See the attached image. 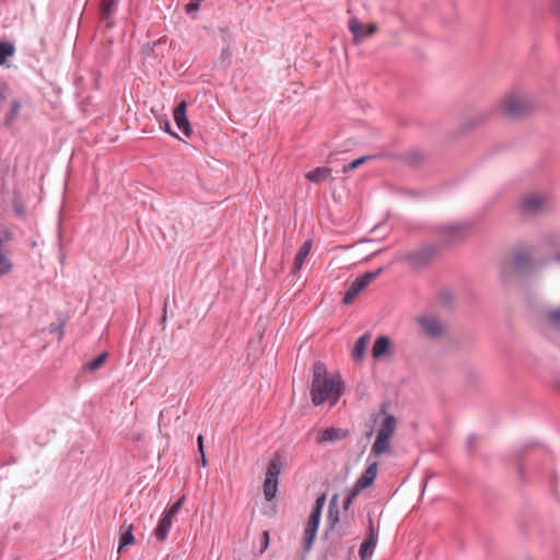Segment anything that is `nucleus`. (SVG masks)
<instances>
[{
  "mask_svg": "<svg viewBox=\"0 0 560 560\" xmlns=\"http://www.w3.org/2000/svg\"><path fill=\"white\" fill-rule=\"evenodd\" d=\"M343 390L345 384L339 375H328L326 365L320 361L314 363L311 398L315 406L324 404L328 398H331V404L335 405Z\"/></svg>",
  "mask_w": 560,
  "mask_h": 560,
  "instance_id": "1",
  "label": "nucleus"
},
{
  "mask_svg": "<svg viewBox=\"0 0 560 560\" xmlns=\"http://www.w3.org/2000/svg\"><path fill=\"white\" fill-rule=\"evenodd\" d=\"M442 245L438 243L424 244L421 247L409 250L397 258V261L406 264L415 271L429 268L441 257Z\"/></svg>",
  "mask_w": 560,
  "mask_h": 560,
  "instance_id": "2",
  "label": "nucleus"
},
{
  "mask_svg": "<svg viewBox=\"0 0 560 560\" xmlns=\"http://www.w3.org/2000/svg\"><path fill=\"white\" fill-rule=\"evenodd\" d=\"M283 466L284 456L277 452L267 466L266 478L262 485L264 495L267 501H272L276 498L279 476L282 472Z\"/></svg>",
  "mask_w": 560,
  "mask_h": 560,
  "instance_id": "3",
  "label": "nucleus"
},
{
  "mask_svg": "<svg viewBox=\"0 0 560 560\" xmlns=\"http://www.w3.org/2000/svg\"><path fill=\"white\" fill-rule=\"evenodd\" d=\"M536 106L529 96L511 95L503 102V112L511 118H522L535 110Z\"/></svg>",
  "mask_w": 560,
  "mask_h": 560,
  "instance_id": "4",
  "label": "nucleus"
},
{
  "mask_svg": "<svg viewBox=\"0 0 560 560\" xmlns=\"http://www.w3.org/2000/svg\"><path fill=\"white\" fill-rule=\"evenodd\" d=\"M337 494H334L328 506V515H327V526L331 532V535L336 537V539L340 540L342 537L349 535L351 524L349 521L339 518V511L336 508L337 503Z\"/></svg>",
  "mask_w": 560,
  "mask_h": 560,
  "instance_id": "5",
  "label": "nucleus"
},
{
  "mask_svg": "<svg viewBox=\"0 0 560 560\" xmlns=\"http://www.w3.org/2000/svg\"><path fill=\"white\" fill-rule=\"evenodd\" d=\"M467 231L466 223L439 224L433 228L434 234L441 238L442 246L464 240Z\"/></svg>",
  "mask_w": 560,
  "mask_h": 560,
  "instance_id": "6",
  "label": "nucleus"
},
{
  "mask_svg": "<svg viewBox=\"0 0 560 560\" xmlns=\"http://www.w3.org/2000/svg\"><path fill=\"white\" fill-rule=\"evenodd\" d=\"M388 402H383L380 406V411L377 415H373V422L377 421V417L380 415H384V419L381 422V427L378 429L377 434L386 435L392 438L397 428V419L395 416L387 413Z\"/></svg>",
  "mask_w": 560,
  "mask_h": 560,
  "instance_id": "7",
  "label": "nucleus"
},
{
  "mask_svg": "<svg viewBox=\"0 0 560 560\" xmlns=\"http://www.w3.org/2000/svg\"><path fill=\"white\" fill-rule=\"evenodd\" d=\"M320 516L322 513H318L317 511H312L308 516V521L304 530V550L306 552H308L312 549L313 542L316 538Z\"/></svg>",
  "mask_w": 560,
  "mask_h": 560,
  "instance_id": "8",
  "label": "nucleus"
},
{
  "mask_svg": "<svg viewBox=\"0 0 560 560\" xmlns=\"http://www.w3.org/2000/svg\"><path fill=\"white\" fill-rule=\"evenodd\" d=\"M348 26L349 31L353 35L354 43L357 44L373 35L377 31V26L375 24H370L365 27L357 18H351L349 20Z\"/></svg>",
  "mask_w": 560,
  "mask_h": 560,
  "instance_id": "9",
  "label": "nucleus"
},
{
  "mask_svg": "<svg viewBox=\"0 0 560 560\" xmlns=\"http://www.w3.org/2000/svg\"><path fill=\"white\" fill-rule=\"evenodd\" d=\"M349 436V431L341 428H326L316 438L317 444L336 443Z\"/></svg>",
  "mask_w": 560,
  "mask_h": 560,
  "instance_id": "10",
  "label": "nucleus"
},
{
  "mask_svg": "<svg viewBox=\"0 0 560 560\" xmlns=\"http://www.w3.org/2000/svg\"><path fill=\"white\" fill-rule=\"evenodd\" d=\"M187 103L182 101L174 109V120L179 130L184 132L185 136L189 137L192 132L189 120L186 114Z\"/></svg>",
  "mask_w": 560,
  "mask_h": 560,
  "instance_id": "11",
  "label": "nucleus"
},
{
  "mask_svg": "<svg viewBox=\"0 0 560 560\" xmlns=\"http://www.w3.org/2000/svg\"><path fill=\"white\" fill-rule=\"evenodd\" d=\"M424 334L430 338H438L443 332V327L436 318L420 317L418 318Z\"/></svg>",
  "mask_w": 560,
  "mask_h": 560,
  "instance_id": "12",
  "label": "nucleus"
},
{
  "mask_svg": "<svg viewBox=\"0 0 560 560\" xmlns=\"http://www.w3.org/2000/svg\"><path fill=\"white\" fill-rule=\"evenodd\" d=\"M377 542L376 534L374 532V524L373 520L369 518V537L360 546L359 555L362 560H365L366 557L371 556L373 552V549L375 548Z\"/></svg>",
  "mask_w": 560,
  "mask_h": 560,
  "instance_id": "13",
  "label": "nucleus"
},
{
  "mask_svg": "<svg viewBox=\"0 0 560 560\" xmlns=\"http://www.w3.org/2000/svg\"><path fill=\"white\" fill-rule=\"evenodd\" d=\"M390 352V339L387 336H380L375 339L372 347V355L374 359H380L388 355Z\"/></svg>",
  "mask_w": 560,
  "mask_h": 560,
  "instance_id": "14",
  "label": "nucleus"
},
{
  "mask_svg": "<svg viewBox=\"0 0 560 560\" xmlns=\"http://www.w3.org/2000/svg\"><path fill=\"white\" fill-rule=\"evenodd\" d=\"M377 475V463H371L357 480V485L363 490L373 485Z\"/></svg>",
  "mask_w": 560,
  "mask_h": 560,
  "instance_id": "15",
  "label": "nucleus"
},
{
  "mask_svg": "<svg viewBox=\"0 0 560 560\" xmlns=\"http://www.w3.org/2000/svg\"><path fill=\"white\" fill-rule=\"evenodd\" d=\"M22 107H23V103L21 100H18V98L12 100L10 109L5 114L3 121H2V125L4 128L10 129L13 126V124L20 116Z\"/></svg>",
  "mask_w": 560,
  "mask_h": 560,
  "instance_id": "16",
  "label": "nucleus"
},
{
  "mask_svg": "<svg viewBox=\"0 0 560 560\" xmlns=\"http://www.w3.org/2000/svg\"><path fill=\"white\" fill-rule=\"evenodd\" d=\"M132 532H133V525L130 523H127V521H125L120 525V527H119L120 539H119L118 551H120L122 548L130 546L135 542V536H133Z\"/></svg>",
  "mask_w": 560,
  "mask_h": 560,
  "instance_id": "17",
  "label": "nucleus"
},
{
  "mask_svg": "<svg viewBox=\"0 0 560 560\" xmlns=\"http://www.w3.org/2000/svg\"><path fill=\"white\" fill-rule=\"evenodd\" d=\"M172 524L173 520L162 514L153 532L154 537L156 538L158 541L163 542L167 538Z\"/></svg>",
  "mask_w": 560,
  "mask_h": 560,
  "instance_id": "18",
  "label": "nucleus"
},
{
  "mask_svg": "<svg viewBox=\"0 0 560 560\" xmlns=\"http://www.w3.org/2000/svg\"><path fill=\"white\" fill-rule=\"evenodd\" d=\"M311 248H312V241H305L299 248L295 257H294V262H293V267H292V272H298L302 267H303V264L306 259V257L308 256L310 252H311Z\"/></svg>",
  "mask_w": 560,
  "mask_h": 560,
  "instance_id": "19",
  "label": "nucleus"
},
{
  "mask_svg": "<svg viewBox=\"0 0 560 560\" xmlns=\"http://www.w3.org/2000/svg\"><path fill=\"white\" fill-rule=\"evenodd\" d=\"M544 206V199L538 196H529L523 199L522 210L524 213H537Z\"/></svg>",
  "mask_w": 560,
  "mask_h": 560,
  "instance_id": "20",
  "label": "nucleus"
},
{
  "mask_svg": "<svg viewBox=\"0 0 560 560\" xmlns=\"http://www.w3.org/2000/svg\"><path fill=\"white\" fill-rule=\"evenodd\" d=\"M331 168L326 166L316 167L313 171H310L306 173L305 177L314 183V184H320L325 182L327 178L330 177Z\"/></svg>",
  "mask_w": 560,
  "mask_h": 560,
  "instance_id": "21",
  "label": "nucleus"
},
{
  "mask_svg": "<svg viewBox=\"0 0 560 560\" xmlns=\"http://www.w3.org/2000/svg\"><path fill=\"white\" fill-rule=\"evenodd\" d=\"M370 340V334L364 332L361 337L358 338V340L354 343L353 350H352V358L354 361H361L365 354L366 347Z\"/></svg>",
  "mask_w": 560,
  "mask_h": 560,
  "instance_id": "22",
  "label": "nucleus"
},
{
  "mask_svg": "<svg viewBox=\"0 0 560 560\" xmlns=\"http://www.w3.org/2000/svg\"><path fill=\"white\" fill-rule=\"evenodd\" d=\"M530 255L528 252L520 250L514 253V269L517 272H525L529 267Z\"/></svg>",
  "mask_w": 560,
  "mask_h": 560,
  "instance_id": "23",
  "label": "nucleus"
},
{
  "mask_svg": "<svg viewBox=\"0 0 560 560\" xmlns=\"http://www.w3.org/2000/svg\"><path fill=\"white\" fill-rule=\"evenodd\" d=\"M390 440H392V438H388L386 435L384 436L382 434H377L375 442L372 446L373 454L376 456H380V455L388 452L390 448Z\"/></svg>",
  "mask_w": 560,
  "mask_h": 560,
  "instance_id": "24",
  "label": "nucleus"
},
{
  "mask_svg": "<svg viewBox=\"0 0 560 560\" xmlns=\"http://www.w3.org/2000/svg\"><path fill=\"white\" fill-rule=\"evenodd\" d=\"M364 289L365 288L362 287V284L355 278L354 281L350 284L349 289L346 291L343 299H342V303L345 305L351 304L353 302V300L355 299V296Z\"/></svg>",
  "mask_w": 560,
  "mask_h": 560,
  "instance_id": "25",
  "label": "nucleus"
},
{
  "mask_svg": "<svg viewBox=\"0 0 560 560\" xmlns=\"http://www.w3.org/2000/svg\"><path fill=\"white\" fill-rule=\"evenodd\" d=\"M107 358H108V352L104 351V352L100 353L96 358H94L93 360L85 363L83 369L89 372H96L106 362Z\"/></svg>",
  "mask_w": 560,
  "mask_h": 560,
  "instance_id": "26",
  "label": "nucleus"
},
{
  "mask_svg": "<svg viewBox=\"0 0 560 560\" xmlns=\"http://www.w3.org/2000/svg\"><path fill=\"white\" fill-rule=\"evenodd\" d=\"M15 48L9 42H0V66L4 65L11 56L14 55Z\"/></svg>",
  "mask_w": 560,
  "mask_h": 560,
  "instance_id": "27",
  "label": "nucleus"
},
{
  "mask_svg": "<svg viewBox=\"0 0 560 560\" xmlns=\"http://www.w3.org/2000/svg\"><path fill=\"white\" fill-rule=\"evenodd\" d=\"M115 0H102L100 7V18L102 21H108L113 13Z\"/></svg>",
  "mask_w": 560,
  "mask_h": 560,
  "instance_id": "28",
  "label": "nucleus"
},
{
  "mask_svg": "<svg viewBox=\"0 0 560 560\" xmlns=\"http://www.w3.org/2000/svg\"><path fill=\"white\" fill-rule=\"evenodd\" d=\"M375 158H376V155H363L359 159H355L352 162H350L348 165L343 166L342 173L348 174V173L354 171L357 167L364 164L365 162L374 160Z\"/></svg>",
  "mask_w": 560,
  "mask_h": 560,
  "instance_id": "29",
  "label": "nucleus"
},
{
  "mask_svg": "<svg viewBox=\"0 0 560 560\" xmlns=\"http://www.w3.org/2000/svg\"><path fill=\"white\" fill-rule=\"evenodd\" d=\"M384 271L383 267L374 271H368L362 276L358 277L357 280L362 284V287L366 288L373 280H375L382 272Z\"/></svg>",
  "mask_w": 560,
  "mask_h": 560,
  "instance_id": "30",
  "label": "nucleus"
},
{
  "mask_svg": "<svg viewBox=\"0 0 560 560\" xmlns=\"http://www.w3.org/2000/svg\"><path fill=\"white\" fill-rule=\"evenodd\" d=\"M232 62V52L225 47L221 50L220 57L217 61V66L221 69H226Z\"/></svg>",
  "mask_w": 560,
  "mask_h": 560,
  "instance_id": "31",
  "label": "nucleus"
},
{
  "mask_svg": "<svg viewBox=\"0 0 560 560\" xmlns=\"http://www.w3.org/2000/svg\"><path fill=\"white\" fill-rule=\"evenodd\" d=\"M546 317L550 326L560 329V307L549 310Z\"/></svg>",
  "mask_w": 560,
  "mask_h": 560,
  "instance_id": "32",
  "label": "nucleus"
},
{
  "mask_svg": "<svg viewBox=\"0 0 560 560\" xmlns=\"http://www.w3.org/2000/svg\"><path fill=\"white\" fill-rule=\"evenodd\" d=\"M184 501L185 497L182 495L175 503H173L167 510L163 512V515L173 520V517L179 512Z\"/></svg>",
  "mask_w": 560,
  "mask_h": 560,
  "instance_id": "33",
  "label": "nucleus"
},
{
  "mask_svg": "<svg viewBox=\"0 0 560 560\" xmlns=\"http://www.w3.org/2000/svg\"><path fill=\"white\" fill-rule=\"evenodd\" d=\"M422 154L420 152H409L406 154V161L411 164H417L422 160Z\"/></svg>",
  "mask_w": 560,
  "mask_h": 560,
  "instance_id": "34",
  "label": "nucleus"
},
{
  "mask_svg": "<svg viewBox=\"0 0 560 560\" xmlns=\"http://www.w3.org/2000/svg\"><path fill=\"white\" fill-rule=\"evenodd\" d=\"M325 502H326V495L325 494L319 495L316 499L315 505L312 511H317L318 513H322Z\"/></svg>",
  "mask_w": 560,
  "mask_h": 560,
  "instance_id": "35",
  "label": "nucleus"
},
{
  "mask_svg": "<svg viewBox=\"0 0 560 560\" xmlns=\"http://www.w3.org/2000/svg\"><path fill=\"white\" fill-rule=\"evenodd\" d=\"M363 489L361 487H359L357 483H354V486L352 487V489L349 491L348 493V498H351L353 501L355 500V498L359 495V493L362 491Z\"/></svg>",
  "mask_w": 560,
  "mask_h": 560,
  "instance_id": "36",
  "label": "nucleus"
},
{
  "mask_svg": "<svg viewBox=\"0 0 560 560\" xmlns=\"http://www.w3.org/2000/svg\"><path fill=\"white\" fill-rule=\"evenodd\" d=\"M197 10H199V2H197L196 0H192L186 7L187 13H190L191 11H197Z\"/></svg>",
  "mask_w": 560,
  "mask_h": 560,
  "instance_id": "37",
  "label": "nucleus"
},
{
  "mask_svg": "<svg viewBox=\"0 0 560 560\" xmlns=\"http://www.w3.org/2000/svg\"><path fill=\"white\" fill-rule=\"evenodd\" d=\"M198 451L203 456L205 454V445H203V436L201 434L197 438Z\"/></svg>",
  "mask_w": 560,
  "mask_h": 560,
  "instance_id": "38",
  "label": "nucleus"
},
{
  "mask_svg": "<svg viewBox=\"0 0 560 560\" xmlns=\"http://www.w3.org/2000/svg\"><path fill=\"white\" fill-rule=\"evenodd\" d=\"M352 503H353V500L351 498L346 497V499L342 502L343 510L347 511L351 506Z\"/></svg>",
  "mask_w": 560,
  "mask_h": 560,
  "instance_id": "39",
  "label": "nucleus"
},
{
  "mask_svg": "<svg viewBox=\"0 0 560 560\" xmlns=\"http://www.w3.org/2000/svg\"><path fill=\"white\" fill-rule=\"evenodd\" d=\"M262 537H264V541H265V546L264 548H267L268 547V544H269V532L268 530H265L262 533Z\"/></svg>",
  "mask_w": 560,
  "mask_h": 560,
  "instance_id": "40",
  "label": "nucleus"
},
{
  "mask_svg": "<svg viewBox=\"0 0 560 560\" xmlns=\"http://www.w3.org/2000/svg\"><path fill=\"white\" fill-rule=\"evenodd\" d=\"M164 130L165 132L172 135L173 137H177L172 130H171V126L168 124V121H165V126H164Z\"/></svg>",
  "mask_w": 560,
  "mask_h": 560,
  "instance_id": "41",
  "label": "nucleus"
},
{
  "mask_svg": "<svg viewBox=\"0 0 560 560\" xmlns=\"http://www.w3.org/2000/svg\"><path fill=\"white\" fill-rule=\"evenodd\" d=\"M476 440V436L475 435H469L468 439H467V444H468V447H471L474 442Z\"/></svg>",
  "mask_w": 560,
  "mask_h": 560,
  "instance_id": "42",
  "label": "nucleus"
},
{
  "mask_svg": "<svg viewBox=\"0 0 560 560\" xmlns=\"http://www.w3.org/2000/svg\"><path fill=\"white\" fill-rule=\"evenodd\" d=\"M63 325H65V323H60L59 328H58V331H59V339H61V338H62L63 332H65V331H63Z\"/></svg>",
  "mask_w": 560,
  "mask_h": 560,
  "instance_id": "43",
  "label": "nucleus"
},
{
  "mask_svg": "<svg viewBox=\"0 0 560 560\" xmlns=\"http://www.w3.org/2000/svg\"><path fill=\"white\" fill-rule=\"evenodd\" d=\"M373 433H374V428H373V425H370L369 430L365 432V436L370 438L373 435Z\"/></svg>",
  "mask_w": 560,
  "mask_h": 560,
  "instance_id": "44",
  "label": "nucleus"
},
{
  "mask_svg": "<svg viewBox=\"0 0 560 560\" xmlns=\"http://www.w3.org/2000/svg\"><path fill=\"white\" fill-rule=\"evenodd\" d=\"M201 464H202V466H207L206 454H203V456L201 455Z\"/></svg>",
  "mask_w": 560,
  "mask_h": 560,
  "instance_id": "45",
  "label": "nucleus"
},
{
  "mask_svg": "<svg viewBox=\"0 0 560 560\" xmlns=\"http://www.w3.org/2000/svg\"><path fill=\"white\" fill-rule=\"evenodd\" d=\"M518 471H520V475L522 476V474H523V467H522L521 465L518 466Z\"/></svg>",
  "mask_w": 560,
  "mask_h": 560,
  "instance_id": "46",
  "label": "nucleus"
},
{
  "mask_svg": "<svg viewBox=\"0 0 560 560\" xmlns=\"http://www.w3.org/2000/svg\"><path fill=\"white\" fill-rule=\"evenodd\" d=\"M16 211H18L19 213H23V212H24L22 208L16 209Z\"/></svg>",
  "mask_w": 560,
  "mask_h": 560,
  "instance_id": "47",
  "label": "nucleus"
},
{
  "mask_svg": "<svg viewBox=\"0 0 560 560\" xmlns=\"http://www.w3.org/2000/svg\"><path fill=\"white\" fill-rule=\"evenodd\" d=\"M197 2H200L201 0H196Z\"/></svg>",
  "mask_w": 560,
  "mask_h": 560,
  "instance_id": "48",
  "label": "nucleus"
}]
</instances>
